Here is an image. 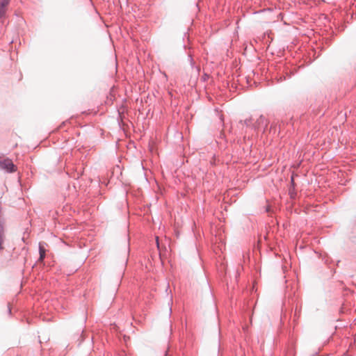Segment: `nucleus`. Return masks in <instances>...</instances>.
I'll use <instances>...</instances> for the list:
<instances>
[{"instance_id":"f257e3e1","label":"nucleus","mask_w":356,"mask_h":356,"mask_svg":"<svg viewBox=\"0 0 356 356\" xmlns=\"http://www.w3.org/2000/svg\"><path fill=\"white\" fill-rule=\"evenodd\" d=\"M238 124L243 127L245 126L255 131H261L262 133L266 131L268 124V120L263 115H260L257 119L250 117L245 120H240Z\"/></svg>"},{"instance_id":"f03ea898","label":"nucleus","mask_w":356,"mask_h":356,"mask_svg":"<svg viewBox=\"0 0 356 356\" xmlns=\"http://www.w3.org/2000/svg\"><path fill=\"white\" fill-rule=\"evenodd\" d=\"M0 168L4 170L8 173H13L17 170L16 165L10 159H5L3 161H1Z\"/></svg>"},{"instance_id":"7ed1b4c3","label":"nucleus","mask_w":356,"mask_h":356,"mask_svg":"<svg viewBox=\"0 0 356 356\" xmlns=\"http://www.w3.org/2000/svg\"><path fill=\"white\" fill-rule=\"evenodd\" d=\"M6 239V231L4 228V221L0 219V252L4 249L3 244Z\"/></svg>"},{"instance_id":"20e7f679","label":"nucleus","mask_w":356,"mask_h":356,"mask_svg":"<svg viewBox=\"0 0 356 356\" xmlns=\"http://www.w3.org/2000/svg\"><path fill=\"white\" fill-rule=\"evenodd\" d=\"M39 254H40V256H39L38 261V262H43V261H44V259L45 258V256H46V250L42 246L41 243H39Z\"/></svg>"},{"instance_id":"39448f33","label":"nucleus","mask_w":356,"mask_h":356,"mask_svg":"<svg viewBox=\"0 0 356 356\" xmlns=\"http://www.w3.org/2000/svg\"><path fill=\"white\" fill-rule=\"evenodd\" d=\"M188 61H189V63H190V65H191V67L192 68H195V69H196V70H197V72H200V68L199 67H197V66H195V61H194V60H193V56H192L191 54H189V55L188 56Z\"/></svg>"},{"instance_id":"423d86ee","label":"nucleus","mask_w":356,"mask_h":356,"mask_svg":"<svg viewBox=\"0 0 356 356\" xmlns=\"http://www.w3.org/2000/svg\"><path fill=\"white\" fill-rule=\"evenodd\" d=\"M6 13V7L0 6V19L5 17Z\"/></svg>"},{"instance_id":"0eeeda50","label":"nucleus","mask_w":356,"mask_h":356,"mask_svg":"<svg viewBox=\"0 0 356 356\" xmlns=\"http://www.w3.org/2000/svg\"><path fill=\"white\" fill-rule=\"evenodd\" d=\"M10 1V0H1L0 6H1V7H6L9 4Z\"/></svg>"},{"instance_id":"6e6552de","label":"nucleus","mask_w":356,"mask_h":356,"mask_svg":"<svg viewBox=\"0 0 356 356\" xmlns=\"http://www.w3.org/2000/svg\"><path fill=\"white\" fill-rule=\"evenodd\" d=\"M289 193L291 198L294 199L296 197V193L294 191V188H293V189L289 188Z\"/></svg>"},{"instance_id":"1a4fd4ad","label":"nucleus","mask_w":356,"mask_h":356,"mask_svg":"<svg viewBox=\"0 0 356 356\" xmlns=\"http://www.w3.org/2000/svg\"><path fill=\"white\" fill-rule=\"evenodd\" d=\"M270 130H274V131H277V124L276 123H272L270 127Z\"/></svg>"},{"instance_id":"9d476101","label":"nucleus","mask_w":356,"mask_h":356,"mask_svg":"<svg viewBox=\"0 0 356 356\" xmlns=\"http://www.w3.org/2000/svg\"><path fill=\"white\" fill-rule=\"evenodd\" d=\"M291 184L292 185L293 188H294L295 182H294V179L293 177H291Z\"/></svg>"},{"instance_id":"9b49d317","label":"nucleus","mask_w":356,"mask_h":356,"mask_svg":"<svg viewBox=\"0 0 356 356\" xmlns=\"http://www.w3.org/2000/svg\"><path fill=\"white\" fill-rule=\"evenodd\" d=\"M207 77H208V75L207 74H204V76H202L203 81H206Z\"/></svg>"},{"instance_id":"f8f14e48","label":"nucleus","mask_w":356,"mask_h":356,"mask_svg":"<svg viewBox=\"0 0 356 356\" xmlns=\"http://www.w3.org/2000/svg\"><path fill=\"white\" fill-rule=\"evenodd\" d=\"M269 211H270V208L268 207L266 208V212H268Z\"/></svg>"},{"instance_id":"ddd939ff","label":"nucleus","mask_w":356,"mask_h":356,"mask_svg":"<svg viewBox=\"0 0 356 356\" xmlns=\"http://www.w3.org/2000/svg\"><path fill=\"white\" fill-rule=\"evenodd\" d=\"M8 312L10 314L11 313V309L10 307H8Z\"/></svg>"},{"instance_id":"4468645a","label":"nucleus","mask_w":356,"mask_h":356,"mask_svg":"<svg viewBox=\"0 0 356 356\" xmlns=\"http://www.w3.org/2000/svg\"><path fill=\"white\" fill-rule=\"evenodd\" d=\"M297 314V309L295 310V315Z\"/></svg>"},{"instance_id":"2eb2a0df","label":"nucleus","mask_w":356,"mask_h":356,"mask_svg":"<svg viewBox=\"0 0 356 356\" xmlns=\"http://www.w3.org/2000/svg\"><path fill=\"white\" fill-rule=\"evenodd\" d=\"M315 355H314V354H313V355H311L310 356H315Z\"/></svg>"}]
</instances>
